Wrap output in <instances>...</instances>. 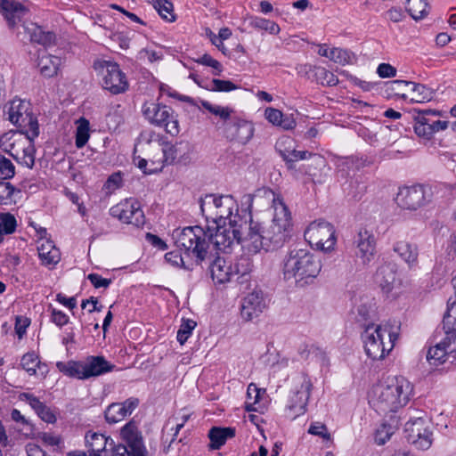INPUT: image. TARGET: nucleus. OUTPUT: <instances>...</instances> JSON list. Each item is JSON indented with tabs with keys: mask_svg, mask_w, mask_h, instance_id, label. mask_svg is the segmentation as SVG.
<instances>
[{
	"mask_svg": "<svg viewBox=\"0 0 456 456\" xmlns=\"http://www.w3.org/2000/svg\"><path fill=\"white\" fill-rule=\"evenodd\" d=\"M362 338L367 355L373 360H380L392 350L398 334L387 326L371 324L364 330Z\"/></svg>",
	"mask_w": 456,
	"mask_h": 456,
	"instance_id": "nucleus-7",
	"label": "nucleus"
},
{
	"mask_svg": "<svg viewBox=\"0 0 456 456\" xmlns=\"http://www.w3.org/2000/svg\"><path fill=\"white\" fill-rule=\"evenodd\" d=\"M61 63V58L53 55L43 54L38 58L37 66L43 76L52 77L57 74Z\"/></svg>",
	"mask_w": 456,
	"mask_h": 456,
	"instance_id": "nucleus-35",
	"label": "nucleus"
},
{
	"mask_svg": "<svg viewBox=\"0 0 456 456\" xmlns=\"http://www.w3.org/2000/svg\"><path fill=\"white\" fill-rule=\"evenodd\" d=\"M111 216L118 219L124 224L135 227H142L145 224L144 213L141 205L134 200H125L110 209Z\"/></svg>",
	"mask_w": 456,
	"mask_h": 456,
	"instance_id": "nucleus-14",
	"label": "nucleus"
},
{
	"mask_svg": "<svg viewBox=\"0 0 456 456\" xmlns=\"http://www.w3.org/2000/svg\"><path fill=\"white\" fill-rule=\"evenodd\" d=\"M280 155L283 159V160L286 162L288 168L292 169L294 168V162L299 159H305L308 156H311L312 153H310L307 151H287V150H281L277 148Z\"/></svg>",
	"mask_w": 456,
	"mask_h": 456,
	"instance_id": "nucleus-42",
	"label": "nucleus"
},
{
	"mask_svg": "<svg viewBox=\"0 0 456 456\" xmlns=\"http://www.w3.org/2000/svg\"><path fill=\"white\" fill-rule=\"evenodd\" d=\"M139 141L140 142L148 145L153 143L157 147V152H159V149H160L165 142L163 136L152 130H146L142 132L139 136Z\"/></svg>",
	"mask_w": 456,
	"mask_h": 456,
	"instance_id": "nucleus-46",
	"label": "nucleus"
},
{
	"mask_svg": "<svg viewBox=\"0 0 456 456\" xmlns=\"http://www.w3.org/2000/svg\"><path fill=\"white\" fill-rule=\"evenodd\" d=\"M192 145L188 141H180L175 144L164 142V145L159 149L157 156L151 159L153 167L151 172L160 171L165 164H172L177 159L179 162L187 164L191 160Z\"/></svg>",
	"mask_w": 456,
	"mask_h": 456,
	"instance_id": "nucleus-9",
	"label": "nucleus"
},
{
	"mask_svg": "<svg viewBox=\"0 0 456 456\" xmlns=\"http://www.w3.org/2000/svg\"><path fill=\"white\" fill-rule=\"evenodd\" d=\"M87 279L91 281L93 286L96 289L99 288H108L111 283L110 279L102 278L98 273H90L87 276Z\"/></svg>",
	"mask_w": 456,
	"mask_h": 456,
	"instance_id": "nucleus-63",
	"label": "nucleus"
},
{
	"mask_svg": "<svg viewBox=\"0 0 456 456\" xmlns=\"http://www.w3.org/2000/svg\"><path fill=\"white\" fill-rule=\"evenodd\" d=\"M394 251L403 260L409 267L418 263L419 250L417 245L401 240L394 245Z\"/></svg>",
	"mask_w": 456,
	"mask_h": 456,
	"instance_id": "nucleus-31",
	"label": "nucleus"
},
{
	"mask_svg": "<svg viewBox=\"0 0 456 456\" xmlns=\"http://www.w3.org/2000/svg\"><path fill=\"white\" fill-rule=\"evenodd\" d=\"M285 204L283 199L280 194H276L269 188H260L255 191L254 193H248L241 198V212L246 215L248 220L252 217L251 211L254 204L256 207L262 208L265 205L272 204L271 208L273 212L275 211L276 203Z\"/></svg>",
	"mask_w": 456,
	"mask_h": 456,
	"instance_id": "nucleus-13",
	"label": "nucleus"
},
{
	"mask_svg": "<svg viewBox=\"0 0 456 456\" xmlns=\"http://www.w3.org/2000/svg\"><path fill=\"white\" fill-rule=\"evenodd\" d=\"M414 111L417 112V115L414 116V131L416 134L419 137L429 140V134H428V130L427 127H431L433 120L430 117L440 116V111L433 110H415Z\"/></svg>",
	"mask_w": 456,
	"mask_h": 456,
	"instance_id": "nucleus-29",
	"label": "nucleus"
},
{
	"mask_svg": "<svg viewBox=\"0 0 456 456\" xmlns=\"http://www.w3.org/2000/svg\"><path fill=\"white\" fill-rule=\"evenodd\" d=\"M172 237L177 248L191 255L197 265H206L210 270L215 283L224 284L234 277L232 265L219 255V251L229 252L232 246L216 245L215 240L207 239L200 226L175 229Z\"/></svg>",
	"mask_w": 456,
	"mask_h": 456,
	"instance_id": "nucleus-2",
	"label": "nucleus"
},
{
	"mask_svg": "<svg viewBox=\"0 0 456 456\" xmlns=\"http://www.w3.org/2000/svg\"><path fill=\"white\" fill-rule=\"evenodd\" d=\"M25 32L29 36L31 42L40 44L42 45H51L55 37L51 32H45L43 28L33 22H25L23 24Z\"/></svg>",
	"mask_w": 456,
	"mask_h": 456,
	"instance_id": "nucleus-32",
	"label": "nucleus"
},
{
	"mask_svg": "<svg viewBox=\"0 0 456 456\" xmlns=\"http://www.w3.org/2000/svg\"><path fill=\"white\" fill-rule=\"evenodd\" d=\"M397 205L404 209L416 210L425 204V190L421 185L401 188L395 198Z\"/></svg>",
	"mask_w": 456,
	"mask_h": 456,
	"instance_id": "nucleus-18",
	"label": "nucleus"
},
{
	"mask_svg": "<svg viewBox=\"0 0 456 456\" xmlns=\"http://www.w3.org/2000/svg\"><path fill=\"white\" fill-rule=\"evenodd\" d=\"M353 56L350 52L342 48H331L330 61L346 65L352 61Z\"/></svg>",
	"mask_w": 456,
	"mask_h": 456,
	"instance_id": "nucleus-51",
	"label": "nucleus"
},
{
	"mask_svg": "<svg viewBox=\"0 0 456 456\" xmlns=\"http://www.w3.org/2000/svg\"><path fill=\"white\" fill-rule=\"evenodd\" d=\"M155 10L159 14L167 21H174L175 15L173 13V4L167 0H161L159 6H156Z\"/></svg>",
	"mask_w": 456,
	"mask_h": 456,
	"instance_id": "nucleus-56",
	"label": "nucleus"
},
{
	"mask_svg": "<svg viewBox=\"0 0 456 456\" xmlns=\"http://www.w3.org/2000/svg\"><path fill=\"white\" fill-rule=\"evenodd\" d=\"M321 270V260L307 248H292L283 259L284 279L294 280L300 287L312 284Z\"/></svg>",
	"mask_w": 456,
	"mask_h": 456,
	"instance_id": "nucleus-5",
	"label": "nucleus"
},
{
	"mask_svg": "<svg viewBox=\"0 0 456 456\" xmlns=\"http://www.w3.org/2000/svg\"><path fill=\"white\" fill-rule=\"evenodd\" d=\"M247 402H246V409L248 411H256L255 404L258 402L260 397V390L257 387L251 383L248 385L247 389Z\"/></svg>",
	"mask_w": 456,
	"mask_h": 456,
	"instance_id": "nucleus-52",
	"label": "nucleus"
},
{
	"mask_svg": "<svg viewBox=\"0 0 456 456\" xmlns=\"http://www.w3.org/2000/svg\"><path fill=\"white\" fill-rule=\"evenodd\" d=\"M398 428L399 419L396 416H391L389 423L385 422L377 429L375 434V442L379 445L386 444Z\"/></svg>",
	"mask_w": 456,
	"mask_h": 456,
	"instance_id": "nucleus-37",
	"label": "nucleus"
},
{
	"mask_svg": "<svg viewBox=\"0 0 456 456\" xmlns=\"http://www.w3.org/2000/svg\"><path fill=\"white\" fill-rule=\"evenodd\" d=\"M27 132H8L0 137V148L19 164L32 168L35 164L34 139Z\"/></svg>",
	"mask_w": 456,
	"mask_h": 456,
	"instance_id": "nucleus-6",
	"label": "nucleus"
},
{
	"mask_svg": "<svg viewBox=\"0 0 456 456\" xmlns=\"http://www.w3.org/2000/svg\"><path fill=\"white\" fill-rule=\"evenodd\" d=\"M20 191L15 189L9 182H0V205L12 206L16 204Z\"/></svg>",
	"mask_w": 456,
	"mask_h": 456,
	"instance_id": "nucleus-39",
	"label": "nucleus"
},
{
	"mask_svg": "<svg viewBox=\"0 0 456 456\" xmlns=\"http://www.w3.org/2000/svg\"><path fill=\"white\" fill-rule=\"evenodd\" d=\"M314 75L316 79L322 85L329 86H336L338 83V77L325 68L318 67L314 69Z\"/></svg>",
	"mask_w": 456,
	"mask_h": 456,
	"instance_id": "nucleus-48",
	"label": "nucleus"
},
{
	"mask_svg": "<svg viewBox=\"0 0 456 456\" xmlns=\"http://www.w3.org/2000/svg\"><path fill=\"white\" fill-rule=\"evenodd\" d=\"M51 320L53 322H54L56 325L62 327L66 325L69 322V316L64 314L61 311L53 309L52 310V315Z\"/></svg>",
	"mask_w": 456,
	"mask_h": 456,
	"instance_id": "nucleus-64",
	"label": "nucleus"
},
{
	"mask_svg": "<svg viewBox=\"0 0 456 456\" xmlns=\"http://www.w3.org/2000/svg\"><path fill=\"white\" fill-rule=\"evenodd\" d=\"M139 400L130 397L122 403H113L105 411V419L109 423H117L129 416L138 407Z\"/></svg>",
	"mask_w": 456,
	"mask_h": 456,
	"instance_id": "nucleus-23",
	"label": "nucleus"
},
{
	"mask_svg": "<svg viewBox=\"0 0 456 456\" xmlns=\"http://www.w3.org/2000/svg\"><path fill=\"white\" fill-rule=\"evenodd\" d=\"M201 105L210 113L218 116L221 119L224 120L225 123L230 118L231 114L232 113V110L230 109L229 107L214 105L208 101H201Z\"/></svg>",
	"mask_w": 456,
	"mask_h": 456,
	"instance_id": "nucleus-49",
	"label": "nucleus"
},
{
	"mask_svg": "<svg viewBox=\"0 0 456 456\" xmlns=\"http://www.w3.org/2000/svg\"><path fill=\"white\" fill-rule=\"evenodd\" d=\"M82 364L84 367L82 378L84 379L102 375L114 369V365L106 361L103 356H90L82 362Z\"/></svg>",
	"mask_w": 456,
	"mask_h": 456,
	"instance_id": "nucleus-26",
	"label": "nucleus"
},
{
	"mask_svg": "<svg viewBox=\"0 0 456 456\" xmlns=\"http://www.w3.org/2000/svg\"><path fill=\"white\" fill-rule=\"evenodd\" d=\"M413 395L412 384L403 377L395 378L387 384H378L370 393V403L380 414L396 412L404 407Z\"/></svg>",
	"mask_w": 456,
	"mask_h": 456,
	"instance_id": "nucleus-4",
	"label": "nucleus"
},
{
	"mask_svg": "<svg viewBox=\"0 0 456 456\" xmlns=\"http://www.w3.org/2000/svg\"><path fill=\"white\" fill-rule=\"evenodd\" d=\"M405 437L418 450L426 451L433 444V430L430 422L422 416L411 417L404 426Z\"/></svg>",
	"mask_w": 456,
	"mask_h": 456,
	"instance_id": "nucleus-10",
	"label": "nucleus"
},
{
	"mask_svg": "<svg viewBox=\"0 0 456 456\" xmlns=\"http://www.w3.org/2000/svg\"><path fill=\"white\" fill-rule=\"evenodd\" d=\"M389 84L392 90H399L401 86H404L410 93L411 101L414 102L421 103L430 102L435 94V92L431 88L423 84L405 80H393ZM408 97V94H402V98L403 99Z\"/></svg>",
	"mask_w": 456,
	"mask_h": 456,
	"instance_id": "nucleus-20",
	"label": "nucleus"
},
{
	"mask_svg": "<svg viewBox=\"0 0 456 456\" xmlns=\"http://www.w3.org/2000/svg\"><path fill=\"white\" fill-rule=\"evenodd\" d=\"M267 306V301L261 290H253L242 301L240 314L247 322L258 317Z\"/></svg>",
	"mask_w": 456,
	"mask_h": 456,
	"instance_id": "nucleus-21",
	"label": "nucleus"
},
{
	"mask_svg": "<svg viewBox=\"0 0 456 456\" xmlns=\"http://www.w3.org/2000/svg\"><path fill=\"white\" fill-rule=\"evenodd\" d=\"M196 326L197 323L195 321L191 319H183L176 336L177 340L181 345H183L188 340Z\"/></svg>",
	"mask_w": 456,
	"mask_h": 456,
	"instance_id": "nucleus-47",
	"label": "nucleus"
},
{
	"mask_svg": "<svg viewBox=\"0 0 456 456\" xmlns=\"http://www.w3.org/2000/svg\"><path fill=\"white\" fill-rule=\"evenodd\" d=\"M366 191V185L363 183H360L357 180L352 182L350 184V191L348 195L353 199H360Z\"/></svg>",
	"mask_w": 456,
	"mask_h": 456,
	"instance_id": "nucleus-61",
	"label": "nucleus"
},
{
	"mask_svg": "<svg viewBox=\"0 0 456 456\" xmlns=\"http://www.w3.org/2000/svg\"><path fill=\"white\" fill-rule=\"evenodd\" d=\"M305 238L312 247L322 251L333 249L337 240L333 225L326 221L311 223L305 232Z\"/></svg>",
	"mask_w": 456,
	"mask_h": 456,
	"instance_id": "nucleus-12",
	"label": "nucleus"
},
{
	"mask_svg": "<svg viewBox=\"0 0 456 456\" xmlns=\"http://www.w3.org/2000/svg\"><path fill=\"white\" fill-rule=\"evenodd\" d=\"M144 118L152 125L163 127L171 136L180 133L177 115L172 108L155 102H147L142 107Z\"/></svg>",
	"mask_w": 456,
	"mask_h": 456,
	"instance_id": "nucleus-8",
	"label": "nucleus"
},
{
	"mask_svg": "<svg viewBox=\"0 0 456 456\" xmlns=\"http://www.w3.org/2000/svg\"><path fill=\"white\" fill-rule=\"evenodd\" d=\"M355 256L360 259L363 265H369L374 258L376 253V238L374 234L366 230L361 229L354 237Z\"/></svg>",
	"mask_w": 456,
	"mask_h": 456,
	"instance_id": "nucleus-17",
	"label": "nucleus"
},
{
	"mask_svg": "<svg viewBox=\"0 0 456 456\" xmlns=\"http://www.w3.org/2000/svg\"><path fill=\"white\" fill-rule=\"evenodd\" d=\"M107 442V437L102 434L92 433L86 436V443L89 447V453L92 455L113 456L111 452L106 450Z\"/></svg>",
	"mask_w": 456,
	"mask_h": 456,
	"instance_id": "nucleus-33",
	"label": "nucleus"
},
{
	"mask_svg": "<svg viewBox=\"0 0 456 456\" xmlns=\"http://www.w3.org/2000/svg\"><path fill=\"white\" fill-rule=\"evenodd\" d=\"M27 106L20 100H13L8 109V119L15 126L24 129L31 137H37L39 127L37 119L27 111Z\"/></svg>",
	"mask_w": 456,
	"mask_h": 456,
	"instance_id": "nucleus-15",
	"label": "nucleus"
},
{
	"mask_svg": "<svg viewBox=\"0 0 456 456\" xmlns=\"http://www.w3.org/2000/svg\"><path fill=\"white\" fill-rule=\"evenodd\" d=\"M405 10L414 20H423L429 13L428 0H407Z\"/></svg>",
	"mask_w": 456,
	"mask_h": 456,
	"instance_id": "nucleus-38",
	"label": "nucleus"
},
{
	"mask_svg": "<svg viewBox=\"0 0 456 456\" xmlns=\"http://www.w3.org/2000/svg\"><path fill=\"white\" fill-rule=\"evenodd\" d=\"M15 175V167L12 161L0 155V178L3 180L10 179Z\"/></svg>",
	"mask_w": 456,
	"mask_h": 456,
	"instance_id": "nucleus-54",
	"label": "nucleus"
},
{
	"mask_svg": "<svg viewBox=\"0 0 456 456\" xmlns=\"http://www.w3.org/2000/svg\"><path fill=\"white\" fill-rule=\"evenodd\" d=\"M0 12L7 21L9 28H14L22 20L28 9L14 0H0Z\"/></svg>",
	"mask_w": 456,
	"mask_h": 456,
	"instance_id": "nucleus-24",
	"label": "nucleus"
},
{
	"mask_svg": "<svg viewBox=\"0 0 456 456\" xmlns=\"http://www.w3.org/2000/svg\"><path fill=\"white\" fill-rule=\"evenodd\" d=\"M37 243L38 256L43 265H56L60 261V251L54 246L53 241L46 239L45 240L38 241Z\"/></svg>",
	"mask_w": 456,
	"mask_h": 456,
	"instance_id": "nucleus-30",
	"label": "nucleus"
},
{
	"mask_svg": "<svg viewBox=\"0 0 456 456\" xmlns=\"http://www.w3.org/2000/svg\"><path fill=\"white\" fill-rule=\"evenodd\" d=\"M21 400L25 401L37 413V415L45 422L54 423L56 421L55 411L41 402L39 398L32 394L24 393L20 395Z\"/></svg>",
	"mask_w": 456,
	"mask_h": 456,
	"instance_id": "nucleus-28",
	"label": "nucleus"
},
{
	"mask_svg": "<svg viewBox=\"0 0 456 456\" xmlns=\"http://www.w3.org/2000/svg\"><path fill=\"white\" fill-rule=\"evenodd\" d=\"M12 419L23 426L25 434H31L33 432V425L27 419L19 410L13 409L11 412Z\"/></svg>",
	"mask_w": 456,
	"mask_h": 456,
	"instance_id": "nucleus-58",
	"label": "nucleus"
},
{
	"mask_svg": "<svg viewBox=\"0 0 456 456\" xmlns=\"http://www.w3.org/2000/svg\"><path fill=\"white\" fill-rule=\"evenodd\" d=\"M266 119L275 126H280L285 130L295 127L296 121L291 116H284L283 113L273 108H267L265 111Z\"/></svg>",
	"mask_w": 456,
	"mask_h": 456,
	"instance_id": "nucleus-34",
	"label": "nucleus"
},
{
	"mask_svg": "<svg viewBox=\"0 0 456 456\" xmlns=\"http://www.w3.org/2000/svg\"><path fill=\"white\" fill-rule=\"evenodd\" d=\"M445 333L456 332V300L449 303L446 314L443 320Z\"/></svg>",
	"mask_w": 456,
	"mask_h": 456,
	"instance_id": "nucleus-43",
	"label": "nucleus"
},
{
	"mask_svg": "<svg viewBox=\"0 0 456 456\" xmlns=\"http://www.w3.org/2000/svg\"><path fill=\"white\" fill-rule=\"evenodd\" d=\"M374 281L384 293H389L396 281V268L394 264L379 266L375 273Z\"/></svg>",
	"mask_w": 456,
	"mask_h": 456,
	"instance_id": "nucleus-27",
	"label": "nucleus"
},
{
	"mask_svg": "<svg viewBox=\"0 0 456 456\" xmlns=\"http://www.w3.org/2000/svg\"><path fill=\"white\" fill-rule=\"evenodd\" d=\"M446 337L435 346L430 347L427 354V360L432 365L437 366L447 361H456V333H445Z\"/></svg>",
	"mask_w": 456,
	"mask_h": 456,
	"instance_id": "nucleus-16",
	"label": "nucleus"
},
{
	"mask_svg": "<svg viewBox=\"0 0 456 456\" xmlns=\"http://www.w3.org/2000/svg\"><path fill=\"white\" fill-rule=\"evenodd\" d=\"M20 365L29 375H36L37 369H40V361L34 353H28L22 356Z\"/></svg>",
	"mask_w": 456,
	"mask_h": 456,
	"instance_id": "nucleus-44",
	"label": "nucleus"
},
{
	"mask_svg": "<svg viewBox=\"0 0 456 456\" xmlns=\"http://www.w3.org/2000/svg\"><path fill=\"white\" fill-rule=\"evenodd\" d=\"M89 139V122L86 118H80L76 132V146L83 148Z\"/></svg>",
	"mask_w": 456,
	"mask_h": 456,
	"instance_id": "nucleus-45",
	"label": "nucleus"
},
{
	"mask_svg": "<svg viewBox=\"0 0 456 456\" xmlns=\"http://www.w3.org/2000/svg\"><path fill=\"white\" fill-rule=\"evenodd\" d=\"M200 210L215 228L205 230L208 240H215L218 246H233L241 242L248 223L246 215L239 212V206L232 195L208 194L200 201Z\"/></svg>",
	"mask_w": 456,
	"mask_h": 456,
	"instance_id": "nucleus-1",
	"label": "nucleus"
},
{
	"mask_svg": "<svg viewBox=\"0 0 456 456\" xmlns=\"http://www.w3.org/2000/svg\"><path fill=\"white\" fill-rule=\"evenodd\" d=\"M312 387L310 379L306 376H302L300 387L290 396L288 404V410L293 418L305 413Z\"/></svg>",
	"mask_w": 456,
	"mask_h": 456,
	"instance_id": "nucleus-19",
	"label": "nucleus"
},
{
	"mask_svg": "<svg viewBox=\"0 0 456 456\" xmlns=\"http://www.w3.org/2000/svg\"><path fill=\"white\" fill-rule=\"evenodd\" d=\"M249 26L256 29L268 31L270 34L273 35H276L280 32V27L277 23L261 17H250Z\"/></svg>",
	"mask_w": 456,
	"mask_h": 456,
	"instance_id": "nucleus-41",
	"label": "nucleus"
},
{
	"mask_svg": "<svg viewBox=\"0 0 456 456\" xmlns=\"http://www.w3.org/2000/svg\"><path fill=\"white\" fill-rule=\"evenodd\" d=\"M120 436L131 449L132 454L140 455L141 451H144L142 437L134 420L129 421L122 428Z\"/></svg>",
	"mask_w": 456,
	"mask_h": 456,
	"instance_id": "nucleus-25",
	"label": "nucleus"
},
{
	"mask_svg": "<svg viewBox=\"0 0 456 456\" xmlns=\"http://www.w3.org/2000/svg\"><path fill=\"white\" fill-rule=\"evenodd\" d=\"M235 431L232 428H212L208 432L210 439L209 447L213 450L219 449L225 444L227 438L233 437Z\"/></svg>",
	"mask_w": 456,
	"mask_h": 456,
	"instance_id": "nucleus-36",
	"label": "nucleus"
},
{
	"mask_svg": "<svg viewBox=\"0 0 456 456\" xmlns=\"http://www.w3.org/2000/svg\"><path fill=\"white\" fill-rule=\"evenodd\" d=\"M291 215L286 204L276 203L268 225L250 217L240 244L250 253L281 247L290 236Z\"/></svg>",
	"mask_w": 456,
	"mask_h": 456,
	"instance_id": "nucleus-3",
	"label": "nucleus"
},
{
	"mask_svg": "<svg viewBox=\"0 0 456 456\" xmlns=\"http://www.w3.org/2000/svg\"><path fill=\"white\" fill-rule=\"evenodd\" d=\"M308 433L313 436H320L324 441H330L331 439L327 427L322 422L312 423L308 428Z\"/></svg>",
	"mask_w": 456,
	"mask_h": 456,
	"instance_id": "nucleus-55",
	"label": "nucleus"
},
{
	"mask_svg": "<svg viewBox=\"0 0 456 456\" xmlns=\"http://www.w3.org/2000/svg\"><path fill=\"white\" fill-rule=\"evenodd\" d=\"M211 85V90L217 92H230L238 88L229 80L213 79Z\"/></svg>",
	"mask_w": 456,
	"mask_h": 456,
	"instance_id": "nucleus-59",
	"label": "nucleus"
},
{
	"mask_svg": "<svg viewBox=\"0 0 456 456\" xmlns=\"http://www.w3.org/2000/svg\"><path fill=\"white\" fill-rule=\"evenodd\" d=\"M16 219L10 213L0 214V232L3 234H11L15 231Z\"/></svg>",
	"mask_w": 456,
	"mask_h": 456,
	"instance_id": "nucleus-50",
	"label": "nucleus"
},
{
	"mask_svg": "<svg viewBox=\"0 0 456 456\" xmlns=\"http://www.w3.org/2000/svg\"><path fill=\"white\" fill-rule=\"evenodd\" d=\"M385 18L392 22L398 23L405 18V15L400 7H391L385 12Z\"/></svg>",
	"mask_w": 456,
	"mask_h": 456,
	"instance_id": "nucleus-60",
	"label": "nucleus"
},
{
	"mask_svg": "<svg viewBox=\"0 0 456 456\" xmlns=\"http://www.w3.org/2000/svg\"><path fill=\"white\" fill-rule=\"evenodd\" d=\"M56 367L61 372L68 377L84 379V378H82L84 375V367L82 362H58L56 363Z\"/></svg>",
	"mask_w": 456,
	"mask_h": 456,
	"instance_id": "nucleus-40",
	"label": "nucleus"
},
{
	"mask_svg": "<svg viewBox=\"0 0 456 456\" xmlns=\"http://www.w3.org/2000/svg\"><path fill=\"white\" fill-rule=\"evenodd\" d=\"M378 75L382 78H389L396 76V69L388 63H381L377 69Z\"/></svg>",
	"mask_w": 456,
	"mask_h": 456,
	"instance_id": "nucleus-62",
	"label": "nucleus"
},
{
	"mask_svg": "<svg viewBox=\"0 0 456 456\" xmlns=\"http://www.w3.org/2000/svg\"><path fill=\"white\" fill-rule=\"evenodd\" d=\"M197 62L200 64L213 68L214 69L213 74L215 76H219L223 70L221 63L218 61L213 59L209 54H207V53L200 56L197 60Z\"/></svg>",
	"mask_w": 456,
	"mask_h": 456,
	"instance_id": "nucleus-57",
	"label": "nucleus"
},
{
	"mask_svg": "<svg viewBox=\"0 0 456 456\" xmlns=\"http://www.w3.org/2000/svg\"><path fill=\"white\" fill-rule=\"evenodd\" d=\"M253 125L248 121L232 119L224 124V134L231 141L246 144L253 136Z\"/></svg>",
	"mask_w": 456,
	"mask_h": 456,
	"instance_id": "nucleus-22",
	"label": "nucleus"
},
{
	"mask_svg": "<svg viewBox=\"0 0 456 456\" xmlns=\"http://www.w3.org/2000/svg\"><path fill=\"white\" fill-rule=\"evenodd\" d=\"M234 276L243 278L251 272V263L248 257L240 258L234 265H232Z\"/></svg>",
	"mask_w": 456,
	"mask_h": 456,
	"instance_id": "nucleus-53",
	"label": "nucleus"
},
{
	"mask_svg": "<svg viewBox=\"0 0 456 456\" xmlns=\"http://www.w3.org/2000/svg\"><path fill=\"white\" fill-rule=\"evenodd\" d=\"M94 69L102 77V87L113 94L124 93L128 87L126 75L116 62L97 61Z\"/></svg>",
	"mask_w": 456,
	"mask_h": 456,
	"instance_id": "nucleus-11",
	"label": "nucleus"
}]
</instances>
